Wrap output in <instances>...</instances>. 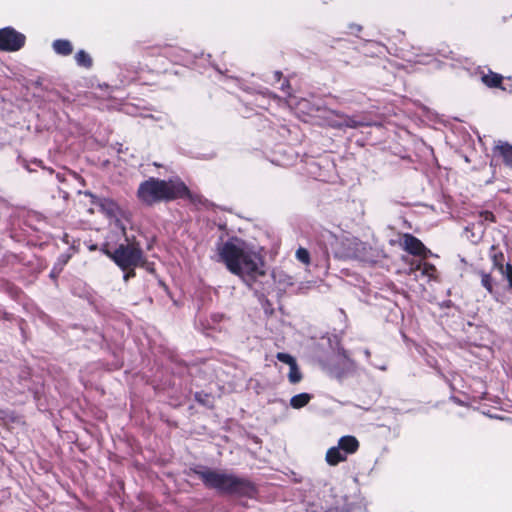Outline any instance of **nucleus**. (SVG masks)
I'll return each mask as SVG.
<instances>
[{"mask_svg": "<svg viewBox=\"0 0 512 512\" xmlns=\"http://www.w3.org/2000/svg\"><path fill=\"white\" fill-rule=\"evenodd\" d=\"M216 250L217 262L223 263L229 272L240 277L250 289H253L264 312L271 315L274 309L267 294L274 289L275 273L265 281L259 279L266 278L265 261L260 253L255 251L253 245L237 236H232L225 242L220 237L216 243Z\"/></svg>", "mask_w": 512, "mask_h": 512, "instance_id": "obj_1", "label": "nucleus"}, {"mask_svg": "<svg viewBox=\"0 0 512 512\" xmlns=\"http://www.w3.org/2000/svg\"><path fill=\"white\" fill-rule=\"evenodd\" d=\"M186 474L199 478L207 489L215 490L222 496L253 499L259 493L253 481L232 471L194 464L189 467Z\"/></svg>", "mask_w": 512, "mask_h": 512, "instance_id": "obj_2", "label": "nucleus"}, {"mask_svg": "<svg viewBox=\"0 0 512 512\" xmlns=\"http://www.w3.org/2000/svg\"><path fill=\"white\" fill-rule=\"evenodd\" d=\"M136 195L138 200L146 206L162 202L168 203L177 199L188 200L192 204L202 202V197L191 192L178 176L168 179L149 177L139 184Z\"/></svg>", "mask_w": 512, "mask_h": 512, "instance_id": "obj_3", "label": "nucleus"}, {"mask_svg": "<svg viewBox=\"0 0 512 512\" xmlns=\"http://www.w3.org/2000/svg\"><path fill=\"white\" fill-rule=\"evenodd\" d=\"M100 251L123 272L125 282L135 277V269L145 262L143 250L138 244L120 243L111 250L109 244L105 243Z\"/></svg>", "mask_w": 512, "mask_h": 512, "instance_id": "obj_4", "label": "nucleus"}, {"mask_svg": "<svg viewBox=\"0 0 512 512\" xmlns=\"http://www.w3.org/2000/svg\"><path fill=\"white\" fill-rule=\"evenodd\" d=\"M366 244L355 237H346L340 242L335 250V257L338 259L365 260Z\"/></svg>", "mask_w": 512, "mask_h": 512, "instance_id": "obj_5", "label": "nucleus"}, {"mask_svg": "<svg viewBox=\"0 0 512 512\" xmlns=\"http://www.w3.org/2000/svg\"><path fill=\"white\" fill-rule=\"evenodd\" d=\"M25 36L11 27L0 29V50L14 52L23 47Z\"/></svg>", "mask_w": 512, "mask_h": 512, "instance_id": "obj_6", "label": "nucleus"}, {"mask_svg": "<svg viewBox=\"0 0 512 512\" xmlns=\"http://www.w3.org/2000/svg\"><path fill=\"white\" fill-rule=\"evenodd\" d=\"M84 195L88 196L90 198L91 204L96 206L99 211L106 215L108 218H116L119 215L120 207L111 198L98 196L89 190L85 191Z\"/></svg>", "mask_w": 512, "mask_h": 512, "instance_id": "obj_7", "label": "nucleus"}, {"mask_svg": "<svg viewBox=\"0 0 512 512\" xmlns=\"http://www.w3.org/2000/svg\"><path fill=\"white\" fill-rule=\"evenodd\" d=\"M336 353L340 358V366L335 367L332 370L334 376L338 379L344 377V375L356 367L355 361L349 356L348 351L338 342L336 345Z\"/></svg>", "mask_w": 512, "mask_h": 512, "instance_id": "obj_8", "label": "nucleus"}, {"mask_svg": "<svg viewBox=\"0 0 512 512\" xmlns=\"http://www.w3.org/2000/svg\"><path fill=\"white\" fill-rule=\"evenodd\" d=\"M275 100L281 101L284 100L287 104H291V100H297L295 104L301 108H307L308 114L311 116H319V113L325 111V108L321 104H311L309 98H274Z\"/></svg>", "mask_w": 512, "mask_h": 512, "instance_id": "obj_9", "label": "nucleus"}, {"mask_svg": "<svg viewBox=\"0 0 512 512\" xmlns=\"http://www.w3.org/2000/svg\"><path fill=\"white\" fill-rule=\"evenodd\" d=\"M403 248L412 255H421L426 250L422 241L410 233H406L403 236Z\"/></svg>", "mask_w": 512, "mask_h": 512, "instance_id": "obj_10", "label": "nucleus"}, {"mask_svg": "<svg viewBox=\"0 0 512 512\" xmlns=\"http://www.w3.org/2000/svg\"><path fill=\"white\" fill-rule=\"evenodd\" d=\"M338 448L348 457V455L354 454L359 448V441L353 435H344L338 440Z\"/></svg>", "mask_w": 512, "mask_h": 512, "instance_id": "obj_11", "label": "nucleus"}, {"mask_svg": "<svg viewBox=\"0 0 512 512\" xmlns=\"http://www.w3.org/2000/svg\"><path fill=\"white\" fill-rule=\"evenodd\" d=\"M239 105L240 106L237 107V110L243 118H250L253 115H259L262 110L266 109L263 105L253 107L251 102L243 101L241 98H239Z\"/></svg>", "mask_w": 512, "mask_h": 512, "instance_id": "obj_12", "label": "nucleus"}, {"mask_svg": "<svg viewBox=\"0 0 512 512\" xmlns=\"http://www.w3.org/2000/svg\"><path fill=\"white\" fill-rule=\"evenodd\" d=\"M495 150L502 157L504 165L512 170V144L499 141L495 146Z\"/></svg>", "mask_w": 512, "mask_h": 512, "instance_id": "obj_13", "label": "nucleus"}, {"mask_svg": "<svg viewBox=\"0 0 512 512\" xmlns=\"http://www.w3.org/2000/svg\"><path fill=\"white\" fill-rule=\"evenodd\" d=\"M347 459L346 455L343 453L340 448H338V445L330 447L325 456V460L328 465L330 466H336L339 463L345 461Z\"/></svg>", "mask_w": 512, "mask_h": 512, "instance_id": "obj_14", "label": "nucleus"}, {"mask_svg": "<svg viewBox=\"0 0 512 512\" xmlns=\"http://www.w3.org/2000/svg\"><path fill=\"white\" fill-rule=\"evenodd\" d=\"M70 258L71 255L69 254H60L49 273V277L53 280H57L59 275L62 273L64 267L69 262Z\"/></svg>", "mask_w": 512, "mask_h": 512, "instance_id": "obj_15", "label": "nucleus"}, {"mask_svg": "<svg viewBox=\"0 0 512 512\" xmlns=\"http://www.w3.org/2000/svg\"><path fill=\"white\" fill-rule=\"evenodd\" d=\"M313 398V395L307 392L296 394L290 399V406L293 409H301L305 407Z\"/></svg>", "mask_w": 512, "mask_h": 512, "instance_id": "obj_16", "label": "nucleus"}, {"mask_svg": "<svg viewBox=\"0 0 512 512\" xmlns=\"http://www.w3.org/2000/svg\"><path fill=\"white\" fill-rule=\"evenodd\" d=\"M490 258L492 260L493 267L497 270L502 269L506 264L504 253L495 245H492L490 248Z\"/></svg>", "mask_w": 512, "mask_h": 512, "instance_id": "obj_17", "label": "nucleus"}, {"mask_svg": "<svg viewBox=\"0 0 512 512\" xmlns=\"http://www.w3.org/2000/svg\"><path fill=\"white\" fill-rule=\"evenodd\" d=\"M481 285L491 294L496 300H498V292L494 290V280L489 273L484 271L480 272Z\"/></svg>", "mask_w": 512, "mask_h": 512, "instance_id": "obj_18", "label": "nucleus"}, {"mask_svg": "<svg viewBox=\"0 0 512 512\" xmlns=\"http://www.w3.org/2000/svg\"><path fill=\"white\" fill-rule=\"evenodd\" d=\"M21 165L28 171L32 172L34 171L31 165H35L37 167L42 168L44 171H46L48 174H53L54 170L51 167L44 166V163L41 159L34 158L30 161L23 159L21 161Z\"/></svg>", "mask_w": 512, "mask_h": 512, "instance_id": "obj_19", "label": "nucleus"}, {"mask_svg": "<svg viewBox=\"0 0 512 512\" xmlns=\"http://www.w3.org/2000/svg\"><path fill=\"white\" fill-rule=\"evenodd\" d=\"M54 50L63 55L70 54L72 52V46L69 41L57 40L53 43Z\"/></svg>", "mask_w": 512, "mask_h": 512, "instance_id": "obj_20", "label": "nucleus"}, {"mask_svg": "<svg viewBox=\"0 0 512 512\" xmlns=\"http://www.w3.org/2000/svg\"><path fill=\"white\" fill-rule=\"evenodd\" d=\"M288 380L291 384H297L302 380V373L297 362L289 367Z\"/></svg>", "mask_w": 512, "mask_h": 512, "instance_id": "obj_21", "label": "nucleus"}, {"mask_svg": "<svg viewBox=\"0 0 512 512\" xmlns=\"http://www.w3.org/2000/svg\"><path fill=\"white\" fill-rule=\"evenodd\" d=\"M295 256H296V259L303 264L308 265L310 263V259H311L310 252L308 249H306L304 247H299L296 250Z\"/></svg>", "mask_w": 512, "mask_h": 512, "instance_id": "obj_22", "label": "nucleus"}, {"mask_svg": "<svg viewBox=\"0 0 512 512\" xmlns=\"http://www.w3.org/2000/svg\"><path fill=\"white\" fill-rule=\"evenodd\" d=\"M194 399L197 403L205 406V407H211V397L209 394L204 393L203 391H197L194 394Z\"/></svg>", "mask_w": 512, "mask_h": 512, "instance_id": "obj_23", "label": "nucleus"}, {"mask_svg": "<svg viewBox=\"0 0 512 512\" xmlns=\"http://www.w3.org/2000/svg\"><path fill=\"white\" fill-rule=\"evenodd\" d=\"M501 79L500 75L492 72L482 76V81L487 86H497L501 82Z\"/></svg>", "mask_w": 512, "mask_h": 512, "instance_id": "obj_24", "label": "nucleus"}, {"mask_svg": "<svg viewBox=\"0 0 512 512\" xmlns=\"http://www.w3.org/2000/svg\"><path fill=\"white\" fill-rule=\"evenodd\" d=\"M501 275L507 280L508 288L512 292V264L507 262L502 269L498 270Z\"/></svg>", "mask_w": 512, "mask_h": 512, "instance_id": "obj_25", "label": "nucleus"}, {"mask_svg": "<svg viewBox=\"0 0 512 512\" xmlns=\"http://www.w3.org/2000/svg\"><path fill=\"white\" fill-rule=\"evenodd\" d=\"M276 358L279 362L286 364L289 367L297 362L296 358L287 352H278Z\"/></svg>", "mask_w": 512, "mask_h": 512, "instance_id": "obj_26", "label": "nucleus"}, {"mask_svg": "<svg viewBox=\"0 0 512 512\" xmlns=\"http://www.w3.org/2000/svg\"><path fill=\"white\" fill-rule=\"evenodd\" d=\"M75 57L79 65L90 67L92 64L91 57L83 50L79 51Z\"/></svg>", "mask_w": 512, "mask_h": 512, "instance_id": "obj_27", "label": "nucleus"}, {"mask_svg": "<svg viewBox=\"0 0 512 512\" xmlns=\"http://www.w3.org/2000/svg\"><path fill=\"white\" fill-rule=\"evenodd\" d=\"M273 273H275V280L276 282H280V283H284L288 286H291L293 285V281H292V278L288 275H284L282 273H276L275 271H273L270 275H266V278H259L260 280H263L265 281L266 279H268Z\"/></svg>", "mask_w": 512, "mask_h": 512, "instance_id": "obj_28", "label": "nucleus"}, {"mask_svg": "<svg viewBox=\"0 0 512 512\" xmlns=\"http://www.w3.org/2000/svg\"><path fill=\"white\" fill-rule=\"evenodd\" d=\"M343 125H345L348 128H358L366 125V123H364L363 121L356 120L353 117L345 116L343 120Z\"/></svg>", "mask_w": 512, "mask_h": 512, "instance_id": "obj_29", "label": "nucleus"}, {"mask_svg": "<svg viewBox=\"0 0 512 512\" xmlns=\"http://www.w3.org/2000/svg\"><path fill=\"white\" fill-rule=\"evenodd\" d=\"M369 364L371 366H373L374 368L379 369L381 371H385L387 369V364L383 360H378V361L371 360V361H369Z\"/></svg>", "mask_w": 512, "mask_h": 512, "instance_id": "obj_30", "label": "nucleus"}, {"mask_svg": "<svg viewBox=\"0 0 512 512\" xmlns=\"http://www.w3.org/2000/svg\"><path fill=\"white\" fill-rule=\"evenodd\" d=\"M480 216L485 221L496 222V217L491 211H488V210L481 211Z\"/></svg>", "mask_w": 512, "mask_h": 512, "instance_id": "obj_31", "label": "nucleus"}, {"mask_svg": "<svg viewBox=\"0 0 512 512\" xmlns=\"http://www.w3.org/2000/svg\"><path fill=\"white\" fill-rule=\"evenodd\" d=\"M217 156L215 151H211L209 153H201L196 156L197 159L201 160H212Z\"/></svg>", "mask_w": 512, "mask_h": 512, "instance_id": "obj_32", "label": "nucleus"}, {"mask_svg": "<svg viewBox=\"0 0 512 512\" xmlns=\"http://www.w3.org/2000/svg\"><path fill=\"white\" fill-rule=\"evenodd\" d=\"M407 413L417 414V413H424L427 414L429 412L428 408L424 406H420L417 408H410L406 411Z\"/></svg>", "mask_w": 512, "mask_h": 512, "instance_id": "obj_33", "label": "nucleus"}, {"mask_svg": "<svg viewBox=\"0 0 512 512\" xmlns=\"http://www.w3.org/2000/svg\"><path fill=\"white\" fill-rule=\"evenodd\" d=\"M2 319L5 321H12L16 319V316L12 313H9L7 311H2Z\"/></svg>", "mask_w": 512, "mask_h": 512, "instance_id": "obj_34", "label": "nucleus"}, {"mask_svg": "<svg viewBox=\"0 0 512 512\" xmlns=\"http://www.w3.org/2000/svg\"><path fill=\"white\" fill-rule=\"evenodd\" d=\"M439 305L441 308L448 309V308L453 307L454 303L451 300H444Z\"/></svg>", "mask_w": 512, "mask_h": 512, "instance_id": "obj_35", "label": "nucleus"}, {"mask_svg": "<svg viewBox=\"0 0 512 512\" xmlns=\"http://www.w3.org/2000/svg\"><path fill=\"white\" fill-rule=\"evenodd\" d=\"M449 400H451L452 402H454L455 404H457L458 406H464V402L458 398L457 396L455 395H451L449 397Z\"/></svg>", "mask_w": 512, "mask_h": 512, "instance_id": "obj_36", "label": "nucleus"}, {"mask_svg": "<svg viewBox=\"0 0 512 512\" xmlns=\"http://www.w3.org/2000/svg\"><path fill=\"white\" fill-rule=\"evenodd\" d=\"M362 352H363V354H364V356H365L366 360H367L368 362H369V361H371V360H370V357H371V352H370V350H369V349H367V348H365V349H363V350H362Z\"/></svg>", "mask_w": 512, "mask_h": 512, "instance_id": "obj_37", "label": "nucleus"}, {"mask_svg": "<svg viewBox=\"0 0 512 512\" xmlns=\"http://www.w3.org/2000/svg\"><path fill=\"white\" fill-rule=\"evenodd\" d=\"M69 238H70V236H69L67 233H65V234L63 235L62 241H63L64 243H66V244H69V242H70V241H69Z\"/></svg>", "mask_w": 512, "mask_h": 512, "instance_id": "obj_38", "label": "nucleus"}, {"mask_svg": "<svg viewBox=\"0 0 512 512\" xmlns=\"http://www.w3.org/2000/svg\"><path fill=\"white\" fill-rule=\"evenodd\" d=\"M176 365H178L181 369L185 370L186 369V365L182 362V361H178L176 362Z\"/></svg>", "mask_w": 512, "mask_h": 512, "instance_id": "obj_39", "label": "nucleus"}, {"mask_svg": "<svg viewBox=\"0 0 512 512\" xmlns=\"http://www.w3.org/2000/svg\"><path fill=\"white\" fill-rule=\"evenodd\" d=\"M98 336L102 341L105 340L104 335L101 332H98Z\"/></svg>", "mask_w": 512, "mask_h": 512, "instance_id": "obj_40", "label": "nucleus"}, {"mask_svg": "<svg viewBox=\"0 0 512 512\" xmlns=\"http://www.w3.org/2000/svg\"><path fill=\"white\" fill-rule=\"evenodd\" d=\"M56 176L60 182L63 181V177L59 173Z\"/></svg>", "mask_w": 512, "mask_h": 512, "instance_id": "obj_41", "label": "nucleus"}, {"mask_svg": "<svg viewBox=\"0 0 512 512\" xmlns=\"http://www.w3.org/2000/svg\"><path fill=\"white\" fill-rule=\"evenodd\" d=\"M123 152V148H122V144H120V148L118 149V153H122Z\"/></svg>", "mask_w": 512, "mask_h": 512, "instance_id": "obj_42", "label": "nucleus"}, {"mask_svg": "<svg viewBox=\"0 0 512 512\" xmlns=\"http://www.w3.org/2000/svg\"><path fill=\"white\" fill-rule=\"evenodd\" d=\"M96 249V245H91L90 246V250H95Z\"/></svg>", "mask_w": 512, "mask_h": 512, "instance_id": "obj_43", "label": "nucleus"}]
</instances>
